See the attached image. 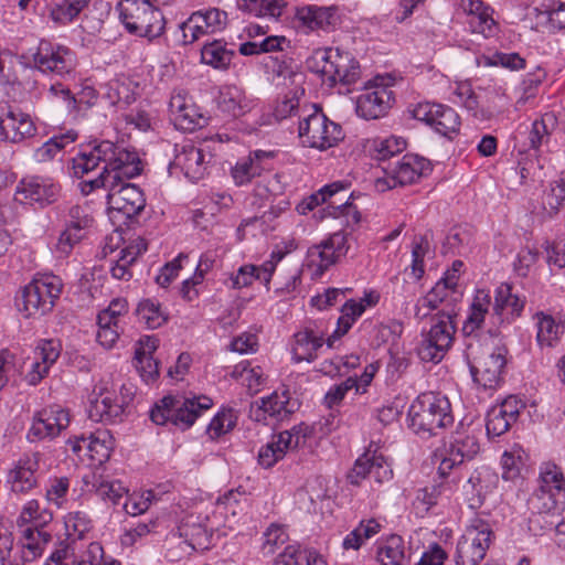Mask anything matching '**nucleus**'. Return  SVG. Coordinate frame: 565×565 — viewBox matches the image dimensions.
Masks as SVG:
<instances>
[{
	"mask_svg": "<svg viewBox=\"0 0 565 565\" xmlns=\"http://www.w3.org/2000/svg\"><path fill=\"white\" fill-rule=\"evenodd\" d=\"M104 163L103 172L90 181L82 184L85 194L99 189L106 179L116 177V181H125L139 175L142 171L141 160L136 151L109 140L94 141L87 149L82 150L72 159L73 174L82 178Z\"/></svg>",
	"mask_w": 565,
	"mask_h": 565,
	"instance_id": "1",
	"label": "nucleus"
},
{
	"mask_svg": "<svg viewBox=\"0 0 565 565\" xmlns=\"http://www.w3.org/2000/svg\"><path fill=\"white\" fill-rule=\"evenodd\" d=\"M330 431L329 420L326 419L313 424L300 423L290 429L275 434L266 445L259 448L258 463L265 469L271 468L288 452L311 448Z\"/></svg>",
	"mask_w": 565,
	"mask_h": 565,
	"instance_id": "2",
	"label": "nucleus"
},
{
	"mask_svg": "<svg viewBox=\"0 0 565 565\" xmlns=\"http://www.w3.org/2000/svg\"><path fill=\"white\" fill-rule=\"evenodd\" d=\"M411 428L418 435H437L454 424L449 399L433 392L418 395L408 409Z\"/></svg>",
	"mask_w": 565,
	"mask_h": 565,
	"instance_id": "3",
	"label": "nucleus"
},
{
	"mask_svg": "<svg viewBox=\"0 0 565 565\" xmlns=\"http://www.w3.org/2000/svg\"><path fill=\"white\" fill-rule=\"evenodd\" d=\"M212 406L213 401L206 395L193 397L164 396L150 411V418L157 425H172L185 430Z\"/></svg>",
	"mask_w": 565,
	"mask_h": 565,
	"instance_id": "4",
	"label": "nucleus"
},
{
	"mask_svg": "<svg viewBox=\"0 0 565 565\" xmlns=\"http://www.w3.org/2000/svg\"><path fill=\"white\" fill-rule=\"evenodd\" d=\"M178 534L182 540L180 545H183V552L190 554L196 550L207 548L214 534L224 536L226 531L221 530V523L206 504L198 507L181 520Z\"/></svg>",
	"mask_w": 565,
	"mask_h": 565,
	"instance_id": "5",
	"label": "nucleus"
},
{
	"mask_svg": "<svg viewBox=\"0 0 565 565\" xmlns=\"http://www.w3.org/2000/svg\"><path fill=\"white\" fill-rule=\"evenodd\" d=\"M117 11L131 34L152 40L164 31L162 12L148 0H122L117 4Z\"/></svg>",
	"mask_w": 565,
	"mask_h": 565,
	"instance_id": "6",
	"label": "nucleus"
},
{
	"mask_svg": "<svg viewBox=\"0 0 565 565\" xmlns=\"http://www.w3.org/2000/svg\"><path fill=\"white\" fill-rule=\"evenodd\" d=\"M134 394L131 384H122L120 391L117 392L109 382H99L95 385L90 395L89 418L106 424L120 422L126 407L134 398Z\"/></svg>",
	"mask_w": 565,
	"mask_h": 565,
	"instance_id": "7",
	"label": "nucleus"
},
{
	"mask_svg": "<svg viewBox=\"0 0 565 565\" xmlns=\"http://www.w3.org/2000/svg\"><path fill=\"white\" fill-rule=\"evenodd\" d=\"M62 279L52 274L35 277L22 290L19 310L26 317L43 316L50 312L60 298Z\"/></svg>",
	"mask_w": 565,
	"mask_h": 565,
	"instance_id": "8",
	"label": "nucleus"
},
{
	"mask_svg": "<svg viewBox=\"0 0 565 565\" xmlns=\"http://www.w3.org/2000/svg\"><path fill=\"white\" fill-rule=\"evenodd\" d=\"M493 531L488 521L473 518L457 541L454 559L456 565H478L492 543Z\"/></svg>",
	"mask_w": 565,
	"mask_h": 565,
	"instance_id": "9",
	"label": "nucleus"
},
{
	"mask_svg": "<svg viewBox=\"0 0 565 565\" xmlns=\"http://www.w3.org/2000/svg\"><path fill=\"white\" fill-rule=\"evenodd\" d=\"M456 327L452 315L449 311H440L423 334V340L417 348V354L424 362L439 363L451 348Z\"/></svg>",
	"mask_w": 565,
	"mask_h": 565,
	"instance_id": "10",
	"label": "nucleus"
},
{
	"mask_svg": "<svg viewBox=\"0 0 565 565\" xmlns=\"http://www.w3.org/2000/svg\"><path fill=\"white\" fill-rule=\"evenodd\" d=\"M100 188L108 191L107 204L111 217L122 216L124 223L139 215L146 206L142 190L134 183L116 181V177H110Z\"/></svg>",
	"mask_w": 565,
	"mask_h": 565,
	"instance_id": "11",
	"label": "nucleus"
},
{
	"mask_svg": "<svg viewBox=\"0 0 565 565\" xmlns=\"http://www.w3.org/2000/svg\"><path fill=\"white\" fill-rule=\"evenodd\" d=\"M317 72H319L324 82L330 85L337 83L354 84L360 77V65L348 52L339 49H324L315 54Z\"/></svg>",
	"mask_w": 565,
	"mask_h": 565,
	"instance_id": "12",
	"label": "nucleus"
},
{
	"mask_svg": "<svg viewBox=\"0 0 565 565\" xmlns=\"http://www.w3.org/2000/svg\"><path fill=\"white\" fill-rule=\"evenodd\" d=\"M390 81L384 76H376L364 85L355 98V111L359 117L372 120L388 113L395 102Z\"/></svg>",
	"mask_w": 565,
	"mask_h": 565,
	"instance_id": "13",
	"label": "nucleus"
},
{
	"mask_svg": "<svg viewBox=\"0 0 565 565\" xmlns=\"http://www.w3.org/2000/svg\"><path fill=\"white\" fill-rule=\"evenodd\" d=\"M35 68L46 75L71 77L77 66L76 53L66 45L41 40L33 54Z\"/></svg>",
	"mask_w": 565,
	"mask_h": 565,
	"instance_id": "14",
	"label": "nucleus"
},
{
	"mask_svg": "<svg viewBox=\"0 0 565 565\" xmlns=\"http://www.w3.org/2000/svg\"><path fill=\"white\" fill-rule=\"evenodd\" d=\"M298 134L303 146L318 150L334 147L343 138L341 126L320 110H315L299 121Z\"/></svg>",
	"mask_w": 565,
	"mask_h": 565,
	"instance_id": "15",
	"label": "nucleus"
},
{
	"mask_svg": "<svg viewBox=\"0 0 565 565\" xmlns=\"http://www.w3.org/2000/svg\"><path fill=\"white\" fill-rule=\"evenodd\" d=\"M384 171L386 177L376 181L379 191L418 181L430 171V162L418 154L407 153L397 161L390 162Z\"/></svg>",
	"mask_w": 565,
	"mask_h": 565,
	"instance_id": "16",
	"label": "nucleus"
},
{
	"mask_svg": "<svg viewBox=\"0 0 565 565\" xmlns=\"http://www.w3.org/2000/svg\"><path fill=\"white\" fill-rule=\"evenodd\" d=\"M70 425L68 412L60 405H51L36 411L26 431L30 444L51 441Z\"/></svg>",
	"mask_w": 565,
	"mask_h": 565,
	"instance_id": "17",
	"label": "nucleus"
},
{
	"mask_svg": "<svg viewBox=\"0 0 565 565\" xmlns=\"http://www.w3.org/2000/svg\"><path fill=\"white\" fill-rule=\"evenodd\" d=\"M228 22L227 13L218 8L194 11L181 23L183 44H191L199 39L223 31Z\"/></svg>",
	"mask_w": 565,
	"mask_h": 565,
	"instance_id": "18",
	"label": "nucleus"
},
{
	"mask_svg": "<svg viewBox=\"0 0 565 565\" xmlns=\"http://www.w3.org/2000/svg\"><path fill=\"white\" fill-rule=\"evenodd\" d=\"M347 236L342 232L330 235L307 252V267L313 278H320L348 252Z\"/></svg>",
	"mask_w": 565,
	"mask_h": 565,
	"instance_id": "19",
	"label": "nucleus"
},
{
	"mask_svg": "<svg viewBox=\"0 0 565 565\" xmlns=\"http://www.w3.org/2000/svg\"><path fill=\"white\" fill-rule=\"evenodd\" d=\"M327 327L323 321H310L301 330L296 332L291 341L292 361L313 362L319 351L327 344Z\"/></svg>",
	"mask_w": 565,
	"mask_h": 565,
	"instance_id": "20",
	"label": "nucleus"
},
{
	"mask_svg": "<svg viewBox=\"0 0 565 565\" xmlns=\"http://www.w3.org/2000/svg\"><path fill=\"white\" fill-rule=\"evenodd\" d=\"M249 494L241 488L230 490L216 502L209 503L212 514L221 523V530H234L235 525L247 514L249 509Z\"/></svg>",
	"mask_w": 565,
	"mask_h": 565,
	"instance_id": "21",
	"label": "nucleus"
},
{
	"mask_svg": "<svg viewBox=\"0 0 565 565\" xmlns=\"http://www.w3.org/2000/svg\"><path fill=\"white\" fill-rule=\"evenodd\" d=\"M412 114L415 119L426 122L441 136L452 138L459 131L460 118L448 106L423 102L414 107Z\"/></svg>",
	"mask_w": 565,
	"mask_h": 565,
	"instance_id": "22",
	"label": "nucleus"
},
{
	"mask_svg": "<svg viewBox=\"0 0 565 565\" xmlns=\"http://www.w3.org/2000/svg\"><path fill=\"white\" fill-rule=\"evenodd\" d=\"M175 154L169 164L170 174H175L178 171L192 182H196L204 178L209 160L206 153L195 147L192 142L183 145H175Z\"/></svg>",
	"mask_w": 565,
	"mask_h": 565,
	"instance_id": "23",
	"label": "nucleus"
},
{
	"mask_svg": "<svg viewBox=\"0 0 565 565\" xmlns=\"http://www.w3.org/2000/svg\"><path fill=\"white\" fill-rule=\"evenodd\" d=\"M507 353L505 347H495L492 351L483 354L470 369L475 383L483 390H495L502 381Z\"/></svg>",
	"mask_w": 565,
	"mask_h": 565,
	"instance_id": "24",
	"label": "nucleus"
},
{
	"mask_svg": "<svg viewBox=\"0 0 565 565\" xmlns=\"http://www.w3.org/2000/svg\"><path fill=\"white\" fill-rule=\"evenodd\" d=\"M526 297L514 291L513 286L503 282L494 291L491 323L508 326L522 316Z\"/></svg>",
	"mask_w": 565,
	"mask_h": 565,
	"instance_id": "25",
	"label": "nucleus"
},
{
	"mask_svg": "<svg viewBox=\"0 0 565 565\" xmlns=\"http://www.w3.org/2000/svg\"><path fill=\"white\" fill-rule=\"evenodd\" d=\"M294 248L290 243V248L282 250L276 248L271 252L269 259L264 262L260 266L246 264L241 266L235 274L230 277L231 287L234 289H242L248 287L254 280L262 281L267 289L273 274L276 270L278 263Z\"/></svg>",
	"mask_w": 565,
	"mask_h": 565,
	"instance_id": "26",
	"label": "nucleus"
},
{
	"mask_svg": "<svg viewBox=\"0 0 565 565\" xmlns=\"http://www.w3.org/2000/svg\"><path fill=\"white\" fill-rule=\"evenodd\" d=\"M492 300L489 290L478 289L469 307L468 316L463 322L462 331L467 335L473 334L478 330H483L491 335L499 333L502 324L491 323Z\"/></svg>",
	"mask_w": 565,
	"mask_h": 565,
	"instance_id": "27",
	"label": "nucleus"
},
{
	"mask_svg": "<svg viewBox=\"0 0 565 565\" xmlns=\"http://www.w3.org/2000/svg\"><path fill=\"white\" fill-rule=\"evenodd\" d=\"M60 194V185L49 177H29L20 181L15 199L20 202L45 206L55 202Z\"/></svg>",
	"mask_w": 565,
	"mask_h": 565,
	"instance_id": "28",
	"label": "nucleus"
},
{
	"mask_svg": "<svg viewBox=\"0 0 565 565\" xmlns=\"http://www.w3.org/2000/svg\"><path fill=\"white\" fill-rule=\"evenodd\" d=\"M274 151L254 150L239 158L231 169V177L237 186L249 184L264 172L273 169Z\"/></svg>",
	"mask_w": 565,
	"mask_h": 565,
	"instance_id": "29",
	"label": "nucleus"
},
{
	"mask_svg": "<svg viewBox=\"0 0 565 565\" xmlns=\"http://www.w3.org/2000/svg\"><path fill=\"white\" fill-rule=\"evenodd\" d=\"M45 565H120L113 557L105 556L104 548L98 542H90L87 548L78 556L70 544L62 545L54 551Z\"/></svg>",
	"mask_w": 565,
	"mask_h": 565,
	"instance_id": "30",
	"label": "nucleus"
},
{
	"mask_svg": "<svg viewBox=\"0 0 565 565\" xmlns=\"http://www.w3.org/2000/svg\"><path fill=\"white\" fill-rule=\"evenodd\" d=\"M298 22L310 31H334L341 24V14L335 6L302 4L295 9Z\"/></svg>",
	"mask_w": 565,
	"mask_h": 565,
	"instance_id": "31",
	"label": "nucleus"
},
{
	"mask_svg": "<svg viewBox=\"0 0 565 565\" xmlns=\"http://www.w3.org/2000/svg\"><path fill=\"white\" fill-rule=\"evenodd\" d=\"M479 451V444L472 436L455 438L454 441L443 450L436 452L439 459L438 475L446 478L452 470H456L465 460L471 459Z\"/></svg>",
	"mask_w": 565,
	"mask_h": 565,
	"instance_id": "32",
	"label": "nucleus"
},
{
	"mask_svg": "<svg viewBox=\"0 0 565 565\" xmlns=\"http://www.w3.org/2000/svg\"><path fill=\"white\" fill-rule=\"evenodd\" d=\"M41 458L40 451L26 452L13 463L8 475V482L13 492L28 493L38 487L36 472Z\"/></svg>",
	"mask_w": 565,
	"mask_h": 565,
	"instance_id": "33",
	"label": "nucleus"
},
{
	"mask_svg": "<svg viewBox=\"0 0 565 565\" xmlns=\"http://www.w3.org/2000/svg\"><path fill=\"white\" fill-rule=\"evenodd\" d=\"M365 478L383 483L393 478V470L382 455L367 451L355 460L348 473V480L352 484L358 486Z\"/></svg>",
	"mask_w": 565,
	"mask_h": 565,
	"instance_id": "34",
	"label": "nucleus"
},
{
	"mask_svg": "<svg viewBox=\"0 0 565 565\" xmlns=\"http://www.w3.org/2000/svg\"><path fill=\"white\" fill-rule=\"evenodd\" d=\"M36 128L29 114L10 106L0 107V136L11 142H20L35 135Z\"/></svg>",
	"mask_w": 565,
	"mask_h": 565,
	"instance_id": "35",
	"label": "nucleus"
},
{
	"mask_svg": "<svg viewBox=\"0 0 565 565\" xmlns=\"http://www.w3.org/2000/svg\"><path fill=\"white\" fill-rule=\"evenodd\" d=\"M459 8L467 15L466 24L471 33L492 38L498 33L499 26L494 21L493 10L481 0H460Z\"/></svg>",
	"mask_w": 565,
	"mask_h": 565,
	"instance_id": "36",
	"label": "nucleus"
},
{
	"mask_svg": "<svg viewBox=\"0 0 565 565\" xmlns=\"http://www.w3.org/2000/svg\"><path fill=\"white\" fill-rule=\"evenodd\" d=\"M114 446L115 440L110 431L107 429H97L87 437L81 436L76 438L73 450L81 452L83 449H86L92 460L103 463L109 459Z\"/></svg>",
	"mask_w": 565,
	"mask_h": 565,
	"instance_id": "37",
	"label": "nucleus"
},
{
	"mask_svg": "<svg viewBox=\"0 0 565 565\" xmlns=\"http://www.w3.org/2000/svg\"><path fill=\"white\" fill-rule=\"evenodd\" d=\"M498 475L487 467L475 470L463 487L471 508H478L498 486Z\"/></svg>",
	"mask_w": 565,
	"mask_h": 565,
	"instance_id": "38",
	"label": "nucleus"
},
{
	"mask_svg": "<svg viewBox=\"0 0 565 565\" xmlns=\"http://www.w3.org/2000/svg\"><path fill=\"white\" fill-rule=\"evenodd\" d=\"M457 288L449 286L444 279H439L435 286L415 305V318L423 320L429 316L433 310L439 308L441 303L450 305L457 300Z\"/></svg>",
	"mask_w": 565,
	"mask_h": 565,
	"instance_id": "39",
	"label": "nucleus"
},
{
	"mask_svg": "<svg viewBox=\"0 0 565 565\" xmlns=\"http://www.w3.org/2000/svg\"><path fill=\"white\" fill-rule=\"evenodd\" d=\"M299 408V402L294 398L288 388H278L260 399V409L265 416L276 422H282Z\"/></svg>",
	"mask_w": 565,
	"mask_h": 565,
	"instance_id": "40",
	"label": "nucleus"
},
{
	"mask_svg": "<svg viewBox=\"0 0 565 565\" xmlns=\"http://www.w3.org/2000/svg\"><path fill=\"white\" fill-rule=\"evenodd\" d=\"M265 68L276 86H284L286 88L296 87V94H305L302 87L305 75L295 70L291 63L269 56L265 61Z\"/></svg>",
	"mask_w": 565,
	"mask_h": 565,
	"instance_id": "41",
	"label": "nucleus"
},
{
	"mask_svg": "<svg viewBox=\"0 0 565 565\" xmlns=\"http://www.w3.org/2000/svg\"><path fill=\"white\" fill-rule=\"evenodd\" d=\"M375 562L377 565H408L409 555L404 539L397 534H392L379 540Z\"/></svg>",
	"mask_w": 565,
	"mask_h": 565,
	"instance_id": "42",
	"label": "nucleus"
},
{
	"mask_svg": "<svg viewBox=\"0 0 565 565\" xmlns=\"http://www.w3.org/2000/svg\"><path fill=\"white\" fill-rule=\"evenodd\" d=\"M536 329V342L541 348H553L559 341L565 330V322L561 317H554L544 311L533 316Z\"/></svg>",
	"mask_w": 565,
	"mask_h": 565,
	"instance_id": "43",
	"label": "nucleus"
},
{
	"mask_svg": "<svg viewBox=\"0 0 565 565\" xmlns=\"http://www.w3.org/2000/svg\"><path fill=\"white\" fill-rule=\"evenodd\" d=\"M502 478L516 482L525 477L530 468V456L519 444L512 445L501 456Z\"/></svg>",
	"mask_w": 565,
	"mask_h": 565,
	"instance_id": "44",
	"label": "nucleus"
},
{
	"mask_svg": "<svg viewBox=\"0 0 565 565\" xmlns=\"http://www.w3.org/2000/svg\"><path fill=\"white\" fill-rule=\"evenodd\" d=\"M527 508L533 514L559 515L565 510V494L536 488L527 500Z\"/></svg>",
	"mask_w": 565,
	"mask_h": 565,
	"instance_id": "45",
	"label": "nucleus"
},
{
	"mask_svg": "<svg viewBox=\"0 0 565 565\" xmlns=\"http://www.w3.org/2000/svg\"><path fill=\"white\" fill-rule=\"evenodd\" d=\"M86 486H92L97 497L106 503L117 505L120 500L128 494V489L119 480L108 479L95 473L87 475L83 478Z\"/></svg>",
	"mask_w": 565,
	"mask_h": 565,
	"instance_id": "46",
	"label": "nucleus"
},
{
	"mask_svg": "<svg viewBox=\"0 0 565 565\" xmlns=\"http://www.w3.org/2000/svg\"><path fill=\"white\" fill-rule=\"evenodd\" d=\"M158 340L146 337L140 340V348L136 349L135 365L141 379L147 384L152 383L159 375L158 362L153 359L152 352L157 349Z\"/></svg>",
	"mask_w": 565,
	"mask_h": 565,
	"instance_id": "47",
	"label": "nucleus"
},
{
	"mask_svg": "<svg viewBox=\"0 0 565 565\" xmlns=\"http://www.w3.org/2000/svg\"><path fill=\"white\" fill-rule=\"evenodd\" d=\"M217 105L223 113L239 117L253 108V100L246 96L242 88L227 85L221 88Z\"/></svg>",
	"mask_w": 565,
	"mask_h": 565,
	"instance_id": "48",
	"label": "nucleus"
},
{
	"mask_svg": "<svg viewBox=\"0 0 565 565\" xmlns=\"http://www.w3.org/2000/svg\"><path fill=\"white\" fill-rule=\"evenodd\" d=\"M234 57L235 51L222 40L209 42L201 49V62L215 70H228Z\"/></svg>",
	"mask_w": 565,
	"mask_h": 565,
	"instance_id": "49",
	"label": "nucleus"
},
{
	"mask_svg": "<svg viewBox=\"0 0 565 565\" xmlns=\"http://www.w3.org/2000/svg\"><path fill=\"white\" fill-rule=\"evenodd\" d=\"M53 520V512L41 507L35 499L28 500L21 508L17 518V525L20 527L44 529Z\"/></svg>",
	"mask_w": 565,
	"mask_h": 565,
	"instance_id": "50",
	"label": "nucleus"
},
{
	"mask_svg": "<svg viewBox=\"0 0 565 565\" xmlns=\"http://www.w3.org/2000/svg\"><path fill=\"white\" fill-rule=\"evenodd\" d=\"M365 305L356 300H348L341 309L337 329L327 338V347L333 348L335 341L348 333L355 321L364 313Z\"/></svg>",
	"mask_w": 565,
	"mask_h": 565,
	"instance_id": "51",
	"label": "nucleus"
},
{
	"mask_svg": "<svg viewBox=\"0 0 565 565\" xmlns=\"http://www.w3.org/2000/svg\"><path fill=\"white\" fill-rule=\"evenodd\" d=\"M276 565H327V562L313 548L288 545L276 558Z\"/></svg>",
	"mask_w": 565,
	"mask_h": 565,
	"instance_id": "52",
	"label": "nucleus"
},
{
	"mask_svg": "<svg viewBox=\"0 0 565 565\" xmlns=\"http://www.w3.org/2000/svg\"><path fill=\"white\" fill-rule=\"evenodd\" d=\"M89 0H53L50 18L58 25H67L87 8Z\"/></svg>",
	"mask_w": 565,
	"mask_h": 565,
	"instance_id": "53",
	"label": "nucleus"
},
{
	"mask_svg": "<svg viewBox=\"0 0 565 565\" xmlns=\"http://www.w3.org/2000/svg\"><path fill=\"white\" fill-rule=\"evenodd\" d=\"M67 540L76 542L84 540L93 529V521L84 511H71L63 516Z\"/></svg>",
	"mask_w": 565,
	"mask_h": 565,
	"instance_id": "54",
	"label": "nucleus"
},
{
	"mask_svg": "<svg viewBox=\"0 0 565 565\" xmlns=\"http://www.w3.org/2000/svg\"><path fill=\"white\" fill-rule=\"evenodd\" d=\"M51 537L43 529L25 527L22 531L23 558L32 561L41 556Z\"/></svg>",
	"mask_w": 565,
	"mask_h": 565,
	"instance_id": "55",
	"label": "nucleus"
},
{
	"mask_svg": "<svg viewBox=\"0 0 565 565\" xmlns=\"http://www.w3.org/2000/svg\"><path fill=\"white\" fill-rule=\"evenodd\" d=\"M537 488L565 494V475L563 469L553 461L542 462L539 468Z\"/></svg>",
	"mask_w": 565,
	"mask_h": 565,
	"instance_id": "56",
	"label": "nucleus"
},
{
	"mask_svg": "<svg viewBox=\"0 0 565 565\" xmlns=\"http://www.w3.org/2000/svg\"><path fill=\"white\" fill-rule=\"evenodd\" d=\"M237 7L255 17L277 19L282 12L285 2L282 0H238Z\"/></svg>",
	"mask_w": 565,
	"mask_h": 565,
	"instance_id": "57",
	"label": "nucleus"
},
{
	"mask_svg": "<svg viewBox=\"0 0 565 565\" xmlns=\"http://www.w3.org/2000/svg\"><path fill=\"white\" fill-rule=\"evenodd\" d=\"M77 138L74 131L53 136L34 152V158L38 162H46L54 159L66 146L73 143Z\"/></svg>",
	"mask_w": 565,
	"mask_h": 565,
	"instance_id": "58",
	"label": "nucleus"
},
{
	"mask_svg": "<svg viewBox=\"0 0 565 565\" xmlns=\"http://www.w3.org/2000/svg\"><path fill=\"white\" fill-rule=\"evenodd\" d=\"M457 482L458 479L454 477L451 481L422 488L417 491L416 501L422 503L425 507V510L428 511L439 502L443 495L448 498V493L452 492V487L456 486Z\"/></svg>",
	"mask_w": 565,
	"mask_h": 565,
	"instance_id": "59",
	"label": "nucleus"
},
{
	"mask_svg": "<svg viewBox=\"0 0 565 565\" xmlns=\"http://www.w3.org/2000/svg\"><path fill=\"white\" fill-rule=\"evenodd\" d=\"M71 480L67 477H51L45 486V500L57 509H64L68 501Z\"/></svg>",
	"mask_w": 565,
	"mask_h": 565,
	"instance_id": "60",
	"label": "nucleus"
},
{
	"mask_svg": "<svg viewBox=\"0 0 565 565\" xmlns=\"http://www.w3.org/2000/svg\"><path fill=\"white\" fill-rule=\"evenodd\" d=\"M237 414L233 408L222 407L211 419L206 433L211 439H217L236 426Z\"/></svg>",
	"mask_w": 565,
	"mask_h": 565,
	"instance_id": "61",
	"label": "nucleus"
},
{
	"mask_svg": "<svg viewBox=\"0 0 565 565\" xmlns=\"http://www.w3.org/2000/svg\"><path fill=\"white\" fill-rule=\"evenodd\" d=\"M137 316L149 329H157L167 321V315L161 305L153 299H143L137 308Z\"/></svg>",
	"mask_w": 565,
	"mask_h": 565,
	"instance_id": "62",
	"label": "nucleus"
},
{
	"mask_svg": "<svg viewBox=\"0 0 565 565\" xmlns=\"http://www.w3.org/2000/svg\"><path fill=\"white\" fill-rule=\"evenodd\" d=\"M449 100L454 104L461 105L468 110H476L478 108V97L470 82H455L449 85Z\"/></svg>",
	"mask_w": 565,
	"mask_h": 565,
	"instance_id": "63",
	"label": "nucleus"
},
{
	"mask_svg": "<svg viewBox=\"0 0 565 565\" xmlns=\"http://www.w3.org/2000/svg\"><path fill=\"white\" fill-rule=\"evenodd\" d=\"M565 201V171L554 179L545 191L544 204L550 213H557Z\"/></svg>",
	"mask_w": 565,
	"mask_h": 565,
	"instance_id": "64",
	"label": "nucleus"
}]
</instances>
